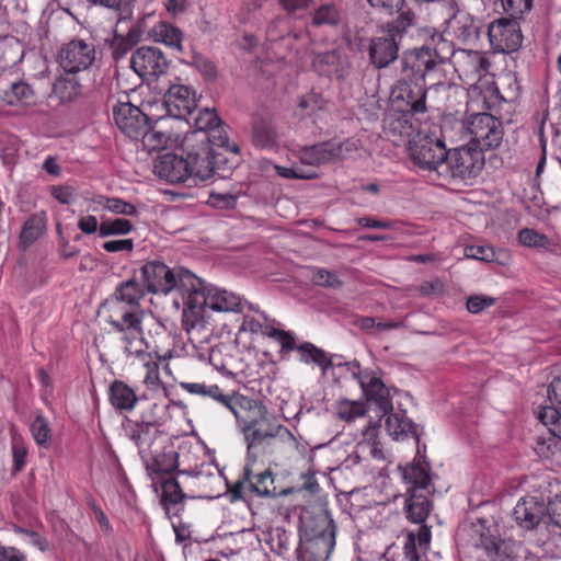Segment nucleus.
Wrapping results in <instances>:
<instances>
[{
	"instance_id": "nucleus-23",
	"label": "nucleus",
	"mask_w": 561,
	"mask_h": 561,
	"mask_svg": "<svg viewBox=\"0 0 561 561\" xmlns=\"http://www.w3.org/2000/svg\"><path fill=\"white\" fill-rule=\"evenodd\" d=\"M367 401L374 402L383 414L392 410L390 390L383 381L371 371H359L354 374Z\"/></svg>"
},
{
	"instance_id": "nucleus-61",
	"label": "nucleus",
	"mask_w": 561,
	"mask_h": 561,
	"mask_svg": "<svg viewBox=\"0 0 561 561\" xmlns=\"http://www.w3.org/2000/svg\"><path fill=\"white\" fill-rule=\"evenodd\" d=\"M112 55L115 60L123 58L134 47L123 35H115L112 41Z\"/></svg>"
},
{
	"instance_id": "nucleus-8",
	"label": "nucleus",
	"mask_w": 561,
	"mask_h": 561,
	"mask_svg": "<svg viewBox=\"0 0 561 561\" xmlns=\"http://www.w3.org/2000/svg\"><path fill=\"white\" fill-rule=\"evenodd\" d=\"M412 161L423 170L436 171L443 175L447 150L444 141L435 136L417 133L409 146Z\"/></svg>"
},
{
	"instance_id": "nucleus-32",
	"label": "nucleus",
	"mask_w": 561,
	"mask_h": 561,
	"mask_svg": "<svg viewBox=\"0 0 561 561\" xmlns=\"http://www.w3.org/2000/svg\"><path fill=\"white\" fill-rule=\"evenodd\" d=\"M108 400L115 410L130 412L135 409L138 397L127 383L114 380L108 387Z\"/></svg>"
},
{
	"instance_id": "nucleus-24",
	"label": "nucleus",
	"mask_w": 561,
	"mask_h": 561,
	"mask_svg": "<svg viewBox=\"0 0 561 561\" xmlns=\"http://www.w3.org/2000/svg\"><path fill=\"white\" fill-rule=\"evenodd\" d=\"M190 162L187 154L165 153L156 162L154 173L170 183L185 182L191 179Z\"/></svg>"
},
{
	"instance_id": "nucleus-42",
	"label": "nucleus",
	"mask_w": 561,
	"mask_h": 561,
	"mask_svg": "<svg viewBox=\"0 0 561 561\" xmlns=\"http://www.w3.org/2000/svg\"><path fill=\"white\" fill-rule=\"evenodd\" d=\"M335 415L339 420L351 423L355 420L363 417L367 408L362 401H354L348 399H340L334 407Z\"/></svg>"
},
{
	"instance_id": "nucleus-59",
	"label": "nucleus",
	"mask_w": 561,
	"mask_h": 561,
	"mask_svg": "<svg viewBox=\"0 0 561 561\" xmlns=\"http://www.w3.org/2000/svg\"><path fill=\"white\" fill-rule=\"evenodd\" d=\"M275 170L277 174L284 179H314L317 176L316 172H305L300 168H286L280 165H275Z\"/></svg>"
},
{
	"instance_id": "nucleus-1",
	"label": "nucleus",
	"mask_w": 561,
	"mask_h": 561,
	"mask_svg": "<svg viewBox=\"0 0 561 561\" xmlns=\"http://www.w3.org/2000/svg\"><path fill=\"white\" fill-rule=\"evenodd\" d=\"M180 387L191 394L209 397L234 415L238 427L247 445L248 459L254 462L260 455L267 453L277 442L290 447L297 445L293 433L260 401L234 392L224 393L217 385L204 382H180Z\"/></svg>"
},
{
	"instance_id": "nucleus-55",
	"label": "nucleus",
	"mask_w": 561,
	"mask_h": 561,
	"mask_svg": "<svg viewBox=\"0 0 561 561\" xmlns=\"http://www.w3.org/2000/svg\"><path fill=\"white\" fill-rule=\"evenodd\" d=\"M312 280L318 286L339 288L343 285L342 280L333 272L324 268H317L312 274Z\"/></svg>"
},
{
	"instance_id": "nucleus-3",
	"label": "nucleus",
	"mask_w": 561,
	"mask_h": 561,
	"mask_svg": "<svg viewBox=\"0 0 561 561\" xmlns=\"http://www.w3.org/2000/svg\"><path fill=\"white\" fill-rule=\"evenodd\" d=\"M454 53L451 43L442 35L433 36L421 47L408 49L400 58V78L405 82H424L425 77L445 64Z\"/></svg>"
},
{
	"instance_id": "nucleus-49",
	"label": "nucleus",
	"mask_w": 561,
	"mask_h": 561,
	"mask_svg": "<svg viewBox=\"0 0 561 561\" xmlns=\"http://www.w3.org/2000/svg\"><path fill=\"white\" fill-rule=\"evenodd\" d=\"M518 240L524 247L547 249L550 247L549 238L530 228H524L518 232Z\"/></svg>"
},
{
	"instance_id": "nucleus-16",
	"label": "nucleus",
	"mask_w": 561,
	"mask_h": 561,
	"mask_svg": "<svg viewBox=\"0 0 561 561\" xmlns=\"http://www.w3.org/2000/svg\"><path fill=\"white\" fill-rule=\"evenodd\" d=\"M58 59L66 72L76 73L88 69L93 64L95 49L92 44L82 39H72L61 47Z\"/></svg>"
},
{
	"instance_id": "nucleus-47",
	"label": "nucleus",
	"mask_w": 561,
	"mask_h": 561,
	"mask_svg": "<svg viewBox=\"0 0 561 561\" xmlns=\"http://www.w3.org/2000/svg\"><path fill=\"white\" fill-rule=\"evenodd\" d=\"M96 203L104 209L114 214L125 216H133L137 214V208L135 205L117 197L99 196Z\"/></svg>"
},
{
	"instance_id": "nucleus-22",
	"label": "nucleus",
	"mask_w": 561,
	"mask_h": 561,
	"mask_svg": "<svg viewBox=\"0 0 561 561\" xmlns=\"http://www.w3.org/2000/svg\"><path fill=\"white\" fill-rule=\"evenodd\" d=\"M201 288L197 293H203L205 297V307L217 312H242L243 307L241 298L234 293L206 284L201 279Z\"/></svg>"
},
{
	"instance_id": "nucleus-17",
	"label": "nucleus",
	"mask_w": 561,
	"mask_h": 561,
	"mask_svg": "<svg viewBox=\"0 0 561 561\" xmlns=\"http://www.w3.org/2000/svg\"><path fill=\"white\" fill-rule=\"evenodd\" d=\"M419 122L410 112H390L383 118V133L396 146L411 145L419 133Z\"/></svg>"
},
{
	"instance_id": "nucleus-57",
	"label": "nucleus",
	"mask_w": 561,
	"mask_h": 561,
	"mask_svg": "<svg viewBox=\"0 0 561 561\" xmlns=\"http://www.w3.org/2000/svg\"><path fill=\"white\" fill-rule=\"evenodd\" d=\"M495 304V298L484 295H473L467 300V310L470 313H480L485 308H489Z\"/></svg>"
},
{
	"instance_id": "nucleus-56",
	"label": "nucleus",
	"mask_w": 561,
	"mask_h": 561,
	"mask_svg": "<svg viewBox=\"0 0 561 561\" xmlns=\"http://www.w3.org/2000/svg\"><path fill=\"white\" fill-rule=\"evenodd\" d=\"M547 505L549 528L551 533L554 528H561V492L551 499Z\"/></svg>"
},
{
	"instance_id": "nucleus-64",
	"label": "nucleus",
	"mask_w": 561,
	"mask_h": 561,
	"mask_svg": "<svg viewBox=\"0 0 561 561\" xmlns=\"http://www.w3.org/2000/svg\"><path fill=\"white\" fill-rule=\"evenodd\" d=\"M103 249L106 252H131L134 249L133 239H123V240H111L103 243Z\"/></svg>"
},
{
	"instance_id": "nucleus-11",
	"label": "nucleus",
	"mask_w": 561,
	"mask_h": 561,
	"mask_svg": "<svg viewBox=\"0 0 561 561\" xmlns=\"http://www.w3.org/2000/svg\"><path fill=\"white\" fill-rule=\"evenodd\" d=\"M357 149L356 142L346 139L341 142L323 141L311 146H304L297 150V158L302 164L319 167L344 159Z\"/></svg>"
},
{
	"instance_id": "nucleus-52",
	"label": "nucleus",
	"mask_w": 561,
	"mask_h": 561,
	"mask_svg": "<svg viewBox=\"0 0 561 561\" xmlns=\"http://www.w3.org/2000/svg\"><path fill=\"white\" fill-rule=\"evenodd\" d=\"M31 433L38 446L48 447L50 428L47 420L38 414L31 424Z\"/></svg>"
},
{
	"instance_id": "nucleus-31",
	"label": "nucleus",
	"mask_w": 561,
	"mask_h": 561,
	"mask_svg": "<svg viewBox=\"0 0 561 561\" xmlns=\"http://www.w3.org/2000/svg\"><path fill=\"white\" fill-rule=\"evenodd\" d=\"M142 460L153 485L164 480V474L171 473L178 466L176 454H161L159 450Z\"/></svg>"
},
{
	"instance_id": "nucleus-28",
	"label": "nucleus",
	"mask_w": 561,
	"mask_h": 561,
	"mask_svg": "<svg viewBox=\"0 0 561 561\" xmlns=\"http://www.w3.org/2000/svg\"><path fill=\"white\" fill-rule=\"evenodd\" d=\"M310 538L311 548L320 557L329 558L335 546L336 526L329 515H321L317 519L316 529Z\"/></svg>"
},
{
	"instance_id": "nucleus-21",
	"label": "nucleus",
	"mask_w": 561,
	"mask_h": 561,
	"mask_svg": "<svg viewBox=\"0 0 561 561\" xmlns=\"http://www.w3.org/2000/svg\"><path fill=\"white\" fill-rule=\"evenodd\" d=\"M163 105L170 117L186 119L196 107L195 92L184 84H172L163 96Z\"/></svg>"
},
{
	"instance_id": "nucleus-37",
	"label": "nucleus",
	"mask_w": 561,
	"mask_h": 561,
	"mask_svg": "<svg viewBox=\"0 0 561 561\" xmlns=\"http://www.w3.org/2000/svg\"><path fill=\"white\" fill-rule=\"evenodd\" d=\"M252 142L262 149H275L278 146V136L273 124L267 119H257L252 126Z\"/></svg>"
},
{
	"instance_id": "nucleus-53",
	"label": "nucleus",
	"mask_w": 561,
	"mask_h": 561,
	"mask_svg": "<svg viewBox=\"0 0 561 561\" xmlns=\"http://www.w3.org/2000/svg\"><path fill=\"white\" fill-rule=\"evenodd\" d=\"M504 11L514 19H522L523 15L530 11L533 0H502Z\"/></svg>"
},
{
	"instance_id": "nucleus-5",
	"label": "nucleus",
	"mask_w": 561,
	"mask_h": 561,
	"mask_svg": "<svg viewBox=\"0 0 561 561\" xmlns=\"http://www.w3.org/2000/svg\"><path fill=\"white\" fill-rule=\"evenodd\" d=\"M417 16L413 11H404L400 16L386 22L381 32L383 35L370 41L368 55L370 62L377 68L388 67L398 58L400 43L408 31L416 24Z\"/></svg>"
},
{
	"instance_id": "nucleus-44",
	"label": "nucleus",
	"mask_w": 561,
	"mask_h": 561,
	"mask_svg": "<svg viewBox=\"0 0 561 561\" xmlns=\"http://www.w3.org/2000/svg\"><path fill=\"white\" fill-rule=\"evenodd\" d=\"M342 21L341 10L334 3H324L318 7L312 13V25L336 26Z\"/></svg>"
},
{
	"instance_id": "nucleus-36",
	"label": "nucleus",
	"mask_w": 561,
	"mask_h": 561,
	"mask_svg": "<svg viewBox=\"0 0 561 561\" xmlns=\"http://www.w3.org/2000/svg\"><path fill=\"white\" fill-rule=\"evenodd\" d=\"M162 121V118L156 121L154 125H150L148 122L139 136L138 141L141 142L142 148L148 152L167 147L168 142L172 139V134L170 131H165L160 128L159 125Z\"/></svg>"
},
{
	"instance_id": "nucleus-34",
	"label": "nucleus",
	"mask_w": 561,
	"mask_h": 561,
	"mask_svg": "<svg viewBox=\"0 0 561 561\" xmlns=\"http://www.w3.org/2000/svg\"><path fill=\"white\" fill-rule=\"evenodd\" d=\"M386 431L396 440L414 438L419 442V435L415 424L408 419L403 413H387L386 414Z\"/></svg>"
},
{
	"instance_id": "nucleus-30",
	"label": "nucleus",
	"mask_w": 561,
	"mask_h": 561,
	"mask_svg": "<svg viewBox=\"0 0 561 561\" xmlns=\"http://www.w3.org/2000/svg\"><path fill=\"white\" fill-rule=\"evenodd\" d=\"M456 58V65L466 77L471 79H480L490 67L489 59L478 50L459 49L455 50L450 57Z\"/></svg>"
},
{
	"instance_id": "nucleus-35",
	"label": "nucleus",
	"mask_w": 561,
	"mask_h": 561,
	"mask_svg": "<svg viewBox=\"0 0 561 561\" xmlns=\"http://www.w3.org/2000/svg\"><path fill=\"white\" fill-rule=\"evenodd\" d=\"M47 217L44 211L31 215L23 224L20 233V247L23 250L30 248L45 232Z\"/></svg>"
},
{
	"instance_id": "nucleus-38",
	"label": "nucleus",
	"mask_w": 561,
	"mask_h": 561,
	"mask_svg": "<svg viewBox=\"0 0 561 561\" xmlns=\"http://www.w3.org/2000/svg\"><path fill=\"white\" fill-rule=\"evenodd\" d=\"M299 354L300 362L305 364H314L319 366L323 373L333 366L331 357L322 350L310 342H304L300 345L295 344V348Z\"/></svg>"
},
{
	"instance_id": "nucleus-46",
	"label": "nucleus",
	"mask_w": 561,
	"mask_h": 561,
	"mask_svg": "<svg viewBox=\"0 0 561 561\" xmlns=\"http://www.w3.org/2000/svg\"><path fill=\"white\" fill-rule=\"evenodd\" d=\"M133 230V224L128 219L116 218L103 220L100 224L99 234L102 238L108 236H124Z\"/></svg>"
},
{
	"instance_id": "nucleus-43",
	"label": "nucleus",
	"mask_w": 561,
	"mask_h": 561,
	"mask_svg": "<svg viewBox=\"0 0 561 561\" xmlns=\"http://www.w3.org/2000/svg\"><path fill=\"white\" fill-rule=\"evenodd\" d=\"M477 548L483 549L491 561H503L505 557V542L492 535L481 533L480 539L474 542Z\"/></svg>"
},
{
	"instance_id": "nucleus-7",
	"label": "nucleus",
	"mask_w": 561,
	"mask_h": 561,
	"mask_svg": "<svg viewBox=\"0 0 561 561\" xmlns=\"http://www.w3.org/2000/svg\"><path fill=\"white\" fill-rule=\"evenodd\" d=\"M207 136L201 131H191L183 141V152L192 161L191 179L195 181H207L215 173V148L207 144Z\"/></svg>"
},
{
	"instance_id": "nucleus-45",
	"label": "nucleus",
	"mask_w": 561,
	"mask_h": 561,
	"mask_svg": "<svg viewBox=\"0 0 561 561\" xmlns=\"http://www.w3.org/2000/svg\"><path fill=\"white\" fill-rule=\"evenodd\" d=\"M538 419L551 435L561 439V413L554 407H543Z\"/></svg>"
},
{
	"instance_id": "nucleus-60",
	"label": "nucleus",
	"mask_w": 561,
	"mask_h": 561,
	"mask_svg": "<svg viewBox=\"0 0 561 561\" xmlns=\"http://www.w3.org/2000/svg\"><path fill=\"white\" fill-rule=\"evenodd\" d=\"M378 432H379V426L376 424L369 423L367 426L364 427V430L362 432L363 439L358 443L357 447L362 448L364 450L367 447L378 443L379 442L378 440Z\"/></svg>"
},
{
	"instance_id": "nucleus-50",
	"label": "nucleus",
	"mask_w": 561,
	"mask_h": 561,
	"mask_svg": "<svg viewBox=\"0 0 561 561\" xmlns=\"http://www.w3.org/2000/svg\"><path fill=\"white\" fill-rule=\"evenodd\" d=\"M368 4L376 11L392 15L397 13V16L404 11H412L407 4L405 0H366Z\"/></svg>"
},
{
	"instance_id": "nucleus-14",
	"label": "nucleus",
	"mask_w": 561,
	"mask_h": 561,
	"mask_svg": "<svg viewBox=\"0 0 561 561\" xmlns=\"http://www.w3.org/2000/svg\"><path fill=\"white\" fill-rule=\"evenodd\" d=\"M130 67L141 79L151 80L164 75L169 62L159 48L141 46L133 53Z\"/></svg>"
},
{
	"instance_id": "nucleus-20",
	"label": "nucleus",
	"mask_w": 561,
	"mask_h": 561,
	"mask_svg": "<svg viewBox=\"0 0 561 561\" xmlns=\"http://www.w3.org/2000/svg\"><path fill=\"white\" fill-rule=\"evenodd\" d=\"M114 121L119 130L138 141L149 118L141 110L129 102H118L113 108Z\"/></svg>"
},
{
	"instance_id": "nucleus-51",
	"label": "nucleus",
	"mask_w": 561,
	"mask_h": 561,
	"mask_svg": "<svg viewBox=\"0 0 561 561\" xmlns=\"http://www.w3.org/2000/svg\"><path fill=\"white\" fill-rule=\"evenodd\" d=\"M54 92L61 101L69 102L81 92V85L72 78L59 79L54 84Z\"/></svg>"
},
{
	"instance_id": "nucleus-63",
	"label": "nucleus",
	"mask_w": 561,
	"mask_h": 561,
	"mask_svg": "<svg viewBox=\"0 0 561 561\" xmlns=\"http://www.w3.org/2000/svg\"><path fill=\"white\" fill-rule=\"evenodd\" d=\"M229 493L231 495L232 501L237 500H245L248 496H252V494L248 490V479H245V474L242 477L229 489Z\"/></svg>"
},
{
	"instance_id": "nucleus-2",
	"label": "nucleus",
	"mask_w": 561,
	"mask_h": 561,
	"mask_svg": "<svg viewBox=\"0 0 561 561\" xmlns=\"http://www.w3.org/2000/svg\"><path fill=\"white\" fill-rule=\"evenodd\" d=\"M146 291V287L136 278L126 279L116 286L99 310L112 329L119 334L124 353L137 358H144L149 348L142 329L145 311L140 307V300Z\"/></svg>"
},
{
	"instance_id": "nucleus-25",
	"label": "nucleus",
	"mask_w": 561,
	"mask_h": 561,
	"mask_svg": "<svg viewBox=\"0 0 561 561\" xmlns=\"http://www.w3.org/2000/svg\"><path fill=\"white\" fill-rule=\"evenodd\" d=\"M242 333H261L265 336L274 339L280 344L279 353L282 357L295 348V336L291 332L275 329L267 324L264 325L257 319L248 314L243 316L242 323L238 330L239 335Z\"/></svg>"
},
{
	"instance_id": "nucleus-13",
	"label": "nucleus",
	"mask_w": 561,
	"mask_h": 561,
	"mask_svg": "<svg viewBox=\"0 0 561 561\" xmlns=\"http://www.w3.org/2000/svg\"><path fill=\"white\" fill-rule=\"evenodd\" d=\"M488 37L491 47L497 53L516 51L523 43L520 24L514 18H502L490 23Z\"/></svg>"
},
{
	"instance_id": "nucleus-33",
	"label": "nucleus",
	"mask_w": 561,
	"mask_h": 561,
	"mask_svg": "<svg viewBox=\"0 0 561 561\" xmlns=\"http://www.w3.org/2000/svg\"><path fill=\"white\" fill-rule=\"evenodd\" d=\"M399 98L407 101L410 106L408 112L417 114L426 111V91L424 82H405L399 79Z\"/></svg>"
},
{
	"instance_id": "nucleus-6",
	"label": "nucleus",
	"mask_w": 561,
	"mask_h": 561,
	"mask_svg": "<svg viewBox=\"0 0 561 561\" xmlns=\"http://www.w3.org/2000/svg\"><path fill=\"white\" fill-rule=\"evenodd\" d=\"M144 286L147 293L169 294L174 289L183 293L187 288H193L194 284L199 285V277L182 267L171 270L164 263L159 261L147 262L141 267Z\"/></svg>"
},
{
	"instance_id": "nucleus-40",
	"label": "nucleus",
	"mask_w": 561,
	"mask_h": 561,
	"mask_svg": "<svg viewBox=\"0 0 561 561\" xmlns=\"http://www.w3.org/2000/svg\"><path fill=\"white\" fill-rule=\"evenodd\" d=\"M151 36L156 42L163 43L164 45L176 50L182 49V32L167 22H159L152 27Z\"/></svg>"
},
{
	"instance_id": "nucleus-62",
	"label": "nucleus",
	"mask_w": 561,
	"mask_h": 561,
	"mask_svg": "<svg viewBox=\"0 0 561 561\" xmlns=\"http://www.w3.org/2000/svg\"><path fill=\"white\" fill-rule=\"evenodd\" d=\"M237 195L231 193H211L210 203L219 208H232L237 203Z\"/></svg>"
},
{
	"instance_id": "nucleus-58",
	"label": "nucleus",
	"mask_w": 561,
	"mask_h": 561,
	"mask_svg": "<svg viewBox=\"0 0 561 561\" xmlns=\"http://www.w3.org/2000/svg\"><path fill=\"white\" fill-rule=\"evenodd\" d=\"M313 0H278L279 5L291 15H299L307 11Z\"/></svg>"
},
{
	"instance_id": "nucleus-9",
	"label": "nucleus",
	"mask_w": 561,
	"mask_h": 561,
	"mask_svg": "<svg viewBox=\"0 0 561 561\" xmlns=\"http://www.w3.org/2000/svg\"><path fill=\"white\" fill-rule=\"evenodd\" d=\"M463 128L470 136V141L478 150H490L497 148L503 140V125L500 119L489 113H477L470 115L463 122Z\"/></svg>"
},
{
	"instance_id": "nucleus-39",
	"label": "nucleus",
	"mask_w": 561,
	"mask_h": 561,
	"mask_svg": "<svg viewBox=\"0 0 561 561\" xmlns=\"http://www.w3.org/2000/svg\"><path fill=\"white\" fill-rule=\"evenodd\" d=\"M3 100L10 105H31L36 101V93L27 82L16 81L4 90Z\"/></svg>"
},
{
	"instance_id": "nucleus-26",
	"label": "nucleus",
	"mask_w": 561,
	"mask_h": 561,
	"mask_svg": "<svg viewBox=\"0 0 561 561\" xmlns=\"http://www.w3.org/2000/svg\"><path fill=\"white\" fill-rule=\"evenodd\" d=\"M314 62L321 73L334 77L339 81L348 79L353 70L350 56L340 49L319 54Z\"/></svg>"
},
{
	"instance_id": "nucleus-41",
	"label": "nucleus",
	"mask_w": 561,
	"mask_h": 561,
	"mask_svg": "<svg viewBox=\"0 0 561 561\" xmlns=\"http://www.w3.org/2000/svg\"><path fill=\"white\" fill-rule=\"evenodd\" d=\"M168 409L169 404L164 402H149L141 408L139 420H134V422L159 427L165 421Z\"/></svg>"
},
{
	"instance_id": "nucleus-48",
	"label": "nucleus",
	"mask_w": 561,
	"mask_h": 561,
	"mask_svg": "<svg viewBox=\"0 0 561 561\" xmlns=\"http://www.w3.org/2000/svg\"><path fill=\"white\" fill-rule=\"evenodd\" d=\"M162 489V502L165 506L179 504L184 497L179 482L174 478H167L159 481Z\"/></svg>"
},
{
	"instance_id": "nucleus-18",
	"label": "nucleus",
	"mask_w": 561,
	"mask_h": 561,
	"mask_svg": "<svg viewBox=\"0 0 561 561\" xmlns=\"http://www.w3.org/2000/svg\"><path fill=\"white\" fill-rule=\"evenodd\" d=\"M194 124L196 127L194 131H201L205 134L208 138L207 144L216 146L217 148H224L232 152L238 151L236 146H230L226 127L224 126L215 110L208 107L201 110L194 119Z\"/></svg>"
},
{
	"instance_id": "nucleus-27",
	"label": "nucleus",
	"mask_w": 561,
	"mask_h": 561,
	"mask_svg": "<svg viewBox=\"0 0 561 561\" xmlns=\"http://www.w3.org/2000/svg\"><path fill=\"white\" fill-rule=\"evenodd\" d=\"M199 285H195L193 288H187L181 293L184 297V309L182 313V328L185 332L190 333L197 325L203 323L205 307V297L203 293H197L196 288Z\"/></svg>"
},
{
	"instance_id": "nucleus-54",
	"label": "nucleus",
	"mask_w": 561,
	"mask_h": 561,
	"mask_svg": "<svg viewBox=\"0 0 561 561\" xmlns=\"http://www.w3.org/2000/svg\"><path fill=\"white\" fill-rule=\"evenodd\" d=\"M465 256L482 262H494L495 251L490 245H469L465 248Z\"/></svg>"
},
{
	"instance_id": "nucleus-12",
	"label": "nucleus",
	"mask_w": 561,
	"mask_h": 561,
	"mask_svg": "<svg viewBox=\"0 0 561 561\" xmlns=\"http://www.w3.org/2000/svg\"><path fill=\"white\" fill-rule=\"evenodd\" d=\"M517 526L524 530H536L550 535L547 505L536 496L522 497L513 510Z\"/></svg>"
},
{
	"instance_id": "nucleus-19",
	"label": "nucleus",
	"mask_w": 561,
	"mask_h": 561,
	"mask_svg": "<svg viewBox=\"0 0 561 561\" xmlns=\"http://www.w3.org/2000/svg\"><path fill=\"white\" fill-rule=\"evenodd\" d=\"M125 435L136 445L141 459H147L160 449L159 439L162 432L159 427L142 425L126 419L123 423Z\"/></svg>"
},
{
	"instance_id": "nucleus-29",
	"label": "nucleus",
	"mask_w": 561,
	"mask_h": 561,
	"mask_svg": "<svg viewBox=\"0 0 561 561\" xmlns=\"http://www.w3.org/2000/svg\"><path fill=\"white\" fill-rule=\"evenodd\" d=\"M245 479H248V490L252 495L260 497H275L277 495H287L290 490L276 491L274 485V474L271 469L254 474L250 463L248 462L244 468Z\"/></svg>"
},
{
	"instance_id": "nucleus-10",
	"label": "nucleus",
	"mask_w": 561,
	"mask_h": 561,
	"mask_svg": "<svg viewBox=\"0 0 561 561\" xmlns=\"http://www.w3.org/2000/svg\"><path fill=\"white\" fill-rule=\"evenodd\" d=\"M483 165L484 156L481 150L470 146H461L447 152L443 171L444 174L449 173L451 178L468 181L477 178Z\"/></svg>"
},
{
	"instance_id": "nucleus-15",
	"label": "nucleus",
	"mask_w": 561,
	"mask_h": 561,
	"mask_svg": "<svg viewBox=\"0 0 561 561\" xmlns=\"http://www.w3.org/2000/svg\"><path fill=\"white\" fill-rule=\"evenodd\" d=\"M445 24V33L460 44L472 45L480 37V21L456 4L450 7V15Z\"/></svg>"
},
{
	"instance_id": "nucleus-4",
	"label": "nucleus",
	"mask_w": 561,
	"mask_h": 561,
	"mask_svg": "<svg viewBox=\"0 0 561 561\" xmlns=\"http://www.w3.org/2000/svg\"><path fill=\"white\" fill-rule=\"evenodd\" d=\"M399 470L405 486V516L411 523L423 524L432 508L430 495L433 486L430 466L417 461L404 467L399 466Z\"/></svg>"
}]
</instances>
